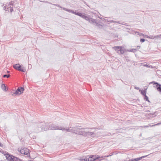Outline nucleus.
I'll use <instances>...</instances> for the list:
<instances>
[{
    "label": "nucleus",
    "mask_w": 161,
    "mask_h": 161,
    "mask_svg": "<svg viewBox=\"0 0 161 161\" xmlns=\"http://www.w3.org/2000/svg\"><path fill=\"white\" fill-rule=\"evenodd\" d=\"M87 128H80L78 127H70L69 128L66 129L64 128V127H61L60 130L71 132L76 134L84 136H92L94 134L93 132H89L87 130Z\"/></svg>",
    "instance_id": "nucleus-1"
},
{
    "label": "nucleus",
    "mask_w": 161,
    "mask_h": 161,
    "mask_svg": "<svg viewBox=\"0 0 161 161\" xmlns=\"http://www.w3.org/2000/svg\"><path fill=\"white\" fill-rule=\"evenodd\" d=\"M44 125L47 126V128H45L44 130H60L61 127H59L58 126L54 124H49L48 123H45Z\"/></svg>",
    "instance_id": "nucleus-2"
},
{
    "label": "nucleus",
    "mask_w": 161,
    "mask_h": 161,
    "mask_svg": "<svg viewBox=\"0 0 161 161\" xmlns=\"http://www.w3.org/2000/svg\"><path fill=\"white\" fill-rule=\"evenodd\" d=\"M45 123H41L39 124L34 129L33 131L35 133H38L42 131H46L44 130L45 128H43V126L44 125Z\"/></svg>",
    "instance_id": "nucleus-3"
},
{
    "label": "nucleus",
    "mask_w": 161,
    "mask_h": 161,
    "mask_svg": "<svg viewBox=\"0 0 161 161\" xmlns=\"http://www.w3.org/2000/svg\"><path fill=\"white\" fill-rule=\"evenodd\" d=\"M24 90V88L21 87H20L18 88V89L15 91V92L13 93L12 95L13 96H15L17 95H20Z\"/></svg>",
    "instance_id": "nucleus-4"
},
{
    "label": "nucleus",
    "mask_w": 161,
    "mask_h": 161,
    "mask_svg": "<svg viewBox=\"0 0 161 161\" xmlns=\"http://www.w3.org/2000/svg\"><path fill=\"white\" fill-rule=\"evenodd\" d=\"M6 159L8 161H21L20 159L14 156L10 157L8 155L6 156Z\"/></svg>",
    "instance_id": "nucleus-5"
},
{
    "label": "nucleus",
    "mask_w": 161,
    "mask_h": 161,
    "mask_svg": "<svg viewBox=\"0 0 161 161\" xmlns=\"http://www.w3.org/2000/svg\"><path fill=\"white\" fill-rule=\"evenodd\" d=\"M19 151H20V153L23 154L27 155L29 153V150L26 148H21L20 151L19 149H18Z\"/></svg>",
    "instance_id": "nucleus-6"
},
{
    "label": "nucleus",
    "mask_w": 161,
    "mask_h": 161,
    "mask_svg": "<svg viewBox=\"0 0 161 161\" xmlns=\"http://www.w3.org/2000/svg\"><path fill=\"white\" fill-rule=\"evenodd\" d=\"M92 157H93L92 159L93 160V161L98 159L100 160L104 159V157H103V156H102L100 157L98 155H97V156H94L93 155H92Z\"/></svg>",
    "instance_id": "nucleus-7"
},
{
    "label": "nucleus",
    "mask_w": 161,
    "mask_h": 161,
    "mask_svg": "<svg viewBox=\"0 0 161 161\" xmlns=\"http://www.w3.org/2000/svg\"><path fill=\"white\" fill-rule=\"evenodd\" d=\"M17 70L23 72H25L26 70L25 68L24 67L22 68L21 65H20L19 64V65L18 67L17 68Z\"/></svg>",
    "instance_id": "nucleus-8"
},
{
    "label": "nucleus",
    "mask_w": 161,
    "mask_h": 161,
    "mask_svg": "<svg viewBox=\"0 0 161 161\" xmlns=\"http://www.w3.org/2000/svg\"><path fill=\"white\" fill-rule=\"evenodd\" d=\"M88 21L92 24H94L95 25L97 22L95 20V19H93L90 17L89 20H88Z\"/></svg>",
    "instance_id": "nucleus-9"
},
{
    "label": "nucleus",
    "mask_w": 161,
    "mask_h": 161,
    "mask_svg": "<svg viewBox=\"0 0 161 161\" xmlns=\"http://www.w3.org/2000/svg\"><path fill=\"white\" fill-rule=\"evenodd\" d=\"M148 155L144 156H142V157H139V158H134V159H133V161H138L139 160H141L142 158H143L147 157Z\"/></svg>",
    "instance_id": "nucleus-10"
},
{
    "label": "nucleus",
    "mask_w": 161,
    "mask_h": 161,
    "mask_svg": "<svg viewBox=\"0 0 161 161\" xmlns=\"http://www.w3.org/2000/svg\"><path fill=\"white\" fill-rule=\"evenodd\" d=\"M90 16L88 15H87L86 14H85L84 15L83 19H85L86 21H88L89 20V19L90 18Z\"/></svg>",
    "instance_id": "nucleus-11"
},
{
    "label": "nucleus",
    "mask_w": 161,
    "mask_h": 161,
    "mask_svg": "<svg viewBox=\"0 0 161 161\" xmlns=\"http://www.w3.org/2000/svg\"><path fill=\"white\" fill-rule=\"evenodd\" d=\"M9 5H10L9 4H8V5L6 6H4V5H3V9L5 10V11L9 10V9L11 7L10 6H9Z\"/></svg>",
    "instance_id": "nucleus-12"
},
{
    "label": "nucleus",
    "mask_w": 161,
    "mask_h": 161,
    "mask_svg": "<svg viewBox=\"0 0 161 161\" xmlns=\"http://www.w3.org/2000/svg\"><path fill=\"white\" fill-rule=\"evenodd\" d=\"M85 14V13H81L80 12H77L76 14H75V15H78L83 18L84 15Z\"/></svg>",
    "instance_id": "nucleus-13"
},
{
    "label": "nucleus",
    "mask_w": 161,
    "mask_h": 161,
    "mask_svg": "<svg viewBox=\"0 0 161 161\" xmlns=\"http://www.w3.org/2000/svg\"><path fill=\"white\" fill-rule=\"evenodd\" d=\"M2 89L5 91H7L8 90L7 89L6 87L4 84H2L1 86Z\"/></svg>",
    "instance_id": "nucleus-14"
},
{
    "label": "nucleus",
    "mask_w": 161,
    "mask_h": 161,
    "mask_svg": "<svg viewBox=\"0 0 161 161\" xmlns=\"http://www.w3.org/2000/svg\"><path fill=\"white\" fill-rule=\"evenodd\" d=\"M113 48L115 50H118L119 51L122 49V47L121 46L114 47H113Z\"/></svg>",
    "instance_id": "nucleus-15"
},
{
    "label": "nucleus",
    "mask_w": 161,
    "mask_h": 161,
    "mask_svg": "<svg viewBox=\"0 0 161 161\" xmlns=\"http://www.w3.org/2000/svg\"><path fill=\"white\" fill-rule=\"evenodd\" d=\"M63 9L65 10L68 11L70 13H71L72 14H75H75H76L77 12H74L73 10H68L67 9H66L65 8H64Z\"/></svg>",
    "instance_id": "nucleus-16"
},
{
    "label": "nucleus",
    "mask_w": 161,
    "mask_h": 161,
    "mask_svg": "<svg viewBox=\"0 0 161 161\" xmlns=\"http://www.w3.org/2000/svg\"><path fill=\"white\" fill-rule=\"evenodd\" d=\"M87 161H93L92 159V155H91L89 157L88 156H87Z\"/></svg>",
    "instance_id": "nucleus-17"
},
{
    "label": "nucleus",
    "mask_w": 161,
    "mask_h": 161,
    "mask_svg": "<svg viewBox=\"0 0 161 161\" xmlns=\"http://www.w3.org/2000/svg\"><path fill=\"white\" fill-rule=\"evenodd\" d=\"M144 96H145V97H144L146 101H148V102H150V101H149V100L148 99V97H147V96L146 95V93H145L144 92Z\"/></svg>",
    "instance_id": "nucleus-18"
},
{
    "label": "nucleus",
    "mask_w": 161,
    "mask_h": 161,
    "mask_svg": "<svg viewBox=\"0 0 161 161\" xmlns=\"http://www.w3.org/2000/svg\"><path fill=\"white\" fill-rule=\"evenodd\" d=\"M95 25H96V26L99 28H101L102 27V25H101L97 23V22H96Z\"/></svg>",
    "instance_id": "nucleus-19"
},
{
    "label": "nucleus",
    "mask_w": 161,
    "mask_h": 161,
    "mask_svg": "<svg viewBox=\"0 0 161 161\" xmlns=\"http://www.w3.org/2000/svg\"><path fill=\"white\" fill-rule=\"evenodd\" d=\"M87 157H85L84 158L83 157L81 158H80V160L81 161H87Z\"/></svg>",
    "instance_id": "nucleus-20"
},
{
    "label": "nucleus",
    "mask_w": 161,
    "mask_h": 161,
    "mask_svg": "<svg viewBox=\"0 0 161 161\" xmlns=\"http://www.w3.org/2000/svg\"><path fill=\"white\" fill-rule=\"evenodd\" d=\"M4 155L5 156L6 158V156H7V155H8L10 157H12L13 156V155H10L7 152H5L4 153Z\"/></svg>",
    "instance_id": "nucleus-21"
},
{
    "label": "nucleus",
    "mask_w": 161,
    "mask_h": 161,
    "mask_svg": "<svg viewBox=\"0 0 161 161\" xmlns=\"http://www.w3.org/2000/svg\"><path fill=\"white\" fill-rule=\"evenodd\" d=\"M19 64H15L13 66V67L16 69H17V68L18 67Z\"/></svg>",
    "instance_id": "nucleus-22"
},
{
    "label": "nucleus",
    "mask_w": 161,
    "mask_h": 161,
    "mask_svg": "<svg viewBox=\"0 0 161 161\" xmlns=\"http://www.w3.org/2000/svg\"><path fill=\"white\" fill-rule=\"evenodd\" d=\"M10 75H4L3 76V78H5V77H7V78H8L10 77Z\"/></svg>",
    "instance_id": "nucleus-23"
},
{
    "label": "nucleus",
    "mask_w": 161,
    "mask_h": 161,
    "mask_svg": "<svg viewBox=\"0 0 161 161\" xmlns=\"http://www.w3.org/2000/svg\"><path fill=\"white\" fill-rule=\"evenodd\" d=\"M138 49V48H137L136 49H132L130 50V52H131L135 53L136 52V49Z\"/></svg>",
    "instance_id": "nucleus-24"
},
{
    "label": "nucleus",
    "mask_w": 161,
    "mask_h": 161,
    "mask_svg": "<svg viewBox=\"0 0 161 161\" xmlns=\"http://www.w3.org/2000/svg\"><path fill=\"white\" fill-rule=\"evenodd\" d=\"M155 38H161V34L159 35H157L155 36Z\"/></svg>",
    "instance_id": "nucleus-25"
},
{
    "label": "nucleus",
    "mask_w": 161,
    "mask_h": 161,
    "mask_svg": "<svg viewBox=\"0 0 161 161\" xmlns=\"http://www.w3.org/2000/svg\"><path fill=\"white\" fill-rule=\"evenodd\" d=\"M113 155V154L112 153H110L109 155H107V156H104V158H105V157H109V156H112V155Z\"/></svg>",
    "instance_id": "nucleus-26"
},
{
    "label": "nucleus",
    "mask_w": 161,
    "mask_h": 161,
    "mask_svg": "<svg viewBox=\"0 0 161 161\" xmlns=\"http://www.w3.org/2000/svg\"><path fill=\"white\" fill-rule=\"evenodd\" d=\"M144 66H146V67H148V68H150V67H152V66H151V65H148V64H144Z\"/></svg>",
    "instance_id": "nucleus-27"
},
{
    "label": "nucleus",
    "mask_w": 161,
    "mask_h": 161,
    "mask_svg": "<svg viewBox=\"0 0 161 161\" xmlns=\"http://www.w3.org/2000/svg\"><path fill=\"white\" fill-rule=\"evenodd\" d=\"M160 124H161V122L158 123L157 124H155L154 125H152V126H155V125H158Z\"/></svg>",
    "instance_id": "nucleus-28"
},
{
    "label": "nucleus",
    "mask_w": 161,
    "mask_h": 161,
    "mask_svg": "<svg viewBox=\"0 0 161 161\" xmlns=\"http://www.w3.org/2000/svg\"><path fill=\"white\" fill-rule=\"evenodd\" d=\"M145 40L143 38L141 39H140V42H145Z\"/></svg>",
    "instance_id": "nucleus-29"
},
{
    "label": "nucleus",
    "mask_w": 161,
    "mask_h": 161,
    "mask_svg": "<svg viewBox=\"0 0 161 161\" xmlns=\"http://www.w3.org/2000/svg\"><path fill=\"white\" fill-rule=\"evenodd\" d=\"M120 52V53L121 54H123L124 53V51L123 50H122V49L119 51Z\"/></svg>",
    "instance_id": "nucleus-30"
},
{
    "label": "nucleus",
    "mask_w": 161,
    "mask_h": 161,
    "mask_svg": "<svg viewBox=\"0 0 161 161\" xmlns=\"http://www.w3.org/2000/svg\"><path fill=\"white\" fill-rule=\"evenodd\" d=\"M14 4V2L13 1H11L9 2V5H12Z\"/></svg>",
    "instance_id": "nucleus-31"
},
{
    "label": "nucleus",
    "mask_w": 161,
    "mask_h": 161,
    "mask_svg": "<svg viewBox=\"0 0 161 161\" xmlns=\"http://www.w3.org/2000/svg\"><path fill=\"white\" fill-rule=\"evenodd\" d=\"M149 38L151 39H154L155 38V36H149Z\"/></svg>",
    "instance_id": "nucleus-32"
},
{
    "label": "nucleus",
    "mask_w": 161,
    "mask_h": 161,
    "mask_svg": "<svg viewBox=\"0 0 161 161\" xmlns=\"http://www.w3.org/2000/svg\"><path fill=\"white\" fill-rule=\"evenodd\" d=\"M138 34V35L140 36H144V35L142 34V33H139V32H137Z\"/></svg>",
    "instance_id": "nucleus-33"
},
{
    "label": "nucleus",
    "mask_w": 161,
    "mask_h": 161,
    "mask_svg": "<svg viewBox=\"0 0 161 161\" xmlns=\"http://www.w3.org/2000/svg\"><path fill=\"white\" fill-rule=\"evenodd\" d=\"M9 10H10V12H11L13 11V8H12L11 7L10 8Z\"/></svg>",
    "instance_id": "nucleus-34"
},
{
    "label": "nucleus",
    "mask_w": 161,
    "mask_h": 161,
    "mask_svg": "<svg viewBox=\"0 0 161 161\" xmlns=\"http://www.w3.org/2000/svg\"><path fill=\"white\" fill-rule=\"evenodd\" d=\"M144 92L146 93V91H144V92L141 91V93L142 95L144 96Z\"/></svg>",
    "instance_id": "nucleus-35"
},
{
    "label": "nucleus",
    "mask_w": 161,
    "mask_h": 161,
    "mask_svg": "<svg viewBox=\"0 0 161 161\" xmlns=\"http://www.w3.org/2000/svg\"><path fill=\"white\" fill-rule=\"evenodd\" d=\"M115 23H118V24H121V25H123V24L122 23H121L119 22V21H116V22Z\"/></svg>",
    "instance_id": "nucleus-36"
},
{
    "label": "nucleus",
    "mask_w": 161,
    "mask_h": 161,
    "mask_svg": "<svg viewBox=\"0 0 161 161\" xmlns=\"http://www.w3.org/2000/svg\"><path fill=\"white\" fill-rule=\"evenodd\" d=\"M144 37H146L149 38V36H148L147 35H144Z\"/></svg>",
    "instance_id": "nucleus-37"
},
{
    "label": "nucleus",
    "mask_w": 161,
    "mask_h": 161,
    "mask_svg": "<svg viewBox=\"0 0 161 161\" xmlns=\"http://www.w3.org/2000/svg\"><path fill=\"white\" fill-rule=\"evenodd\" d=\"M149 126L152 127L153 126H152V125H147V126H144V127H148Z\"/></svg>",
    "instance_id": "nucleus-38"
},
{
    "label": "nucleus",
    "mask_w": 161,
    "mask_h": 161,
    "mask_svg": "<svg viewBox=\"0 0 161 161\" xmlns=\"http://www.w3.org/2000/svg\"><path fill=\"white\" fill-rule=\"evenodd\" d=\"M110 22H113V23H115L116 22V21H114L113 20H112L110 21Z\"/></svg>",
    "instance_id": "nucleus-39"
},
{
    "label": "nucleus",
    "mask_w": 161,
    "mask_h": 161,
    "mask_svg": "<svg viewBox=\"0 0 161 161\" xmlns=\"http://www.w3.org/2000/svg\"><path fill=\"white\" fill-rule=\"evenodd\" d=\"M0 147H3V144H2L0 142Z\"/></svg>",
    "instance_id": "nucleus-40"
},
{
    "label": "nucleus",
    "mask_w": 161,
    "mask_h": 161,
    "mask_svg": "<svg viewBox=\"0 0 161 161\" xmlns=\"http://www.w3.org/2000/svg\"><path fill=\"white\" fill-rule=\"evenodd\" d=\"M135 89H137V90H138V89H139V87H135Z\"/></svg>",
    "instance_id": "nucleus-41"
},
{
    "label": "nucleus",
    "mask_w": 161,
    "mask_h": 161,
    "mask_svg": "<svg viewBox=\"0 0 161 161\" xmlns=\"http://www.w3.org/2000/svg\"><path fill=\"white\" fill-rule=\"evenodd\" d=\"M47 128V126L45 125L43 126V128Z\"/></svg>",
    "instance_id": "nucleus-42"
},
{
    "label": "nucleus",
    "mask_w": 161,
    "mask_h": 161,
    "mask_svg": "<svg viewBox=\"0 0 161 161\" xmlns=\"http://www.w3.org/2000/svg\"><path fill=\"white\" fill-rule=\"evenodd\" d=\"M10 72V71H7V73H8Z\"/></svg>",
    "instance_id": "nucleus-43"
},
{
    "label": "nucleus",
    "mask_w": 161,
    "mask_h": 161,
    "mask_svg": "<svg viewBox=\"0 0 161 161\" xmlns=\"http://www.w3.org/2000/svg\"><path fill=\"white\" fill-rule=\"evenodd\" d=\"M140 47V46H137V47Z\"/></svg>",
    "instance_id": "nucleus-44"
},
{
    "label": "nucleus",
    "mask_w": 161,
    "mask_h": 161,
    "mask_svg": "<svg viewBox=\"0 0 161 161\" xmlns=\"http://www.w3.org/2000/svg\"><path fill=\"white\" fill-rule=\"evenodd\" d=\"M56 5V6H58V5H57V4H56V5Z\"/></svg>",
    "instance_id": "nucleus-45"
},
{
    "label": "nucleus",
    "mask_w": 161,
    "mask_h": 161,
    "mask_svg": "<svg viewBox=\"0 0 161 161\" xmlns=\"http://www.w3.org/2000/svg\"><path fill=\"white\" fill-rule=\"evenodd\" d=\"M153 83V82H151V83Z\"/></svg>",
    "instance_id": "nucleus-46"
}]
</instances>
